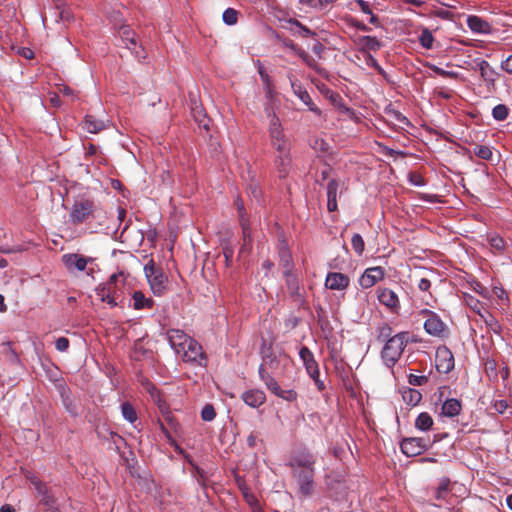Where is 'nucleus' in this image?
I'll use <instances>...</instances> for the list:
<instances>
[{
    "instance_id": "nucleus-60",
    "label": "nucleus",
    "mask_w": 512,
    "mask_h": 512,
    "mask_svg": "<svg viewBox=\"0 0 512 512\" xmlns=\"http://www.w3.org/2000/svg\"><path fill=\"white\" fill-rule=\"evenodd\" d=\"M392 334V328L388 324H384L379 328V338L389 339Z\"/></svg>"
},
{
    "instance_id": "nucleus-55",
    "label": "nucleus",
    "mask_w": 512,
    "mask_h": 512,
    "mask_svg": "<svg viewBox=\"0 0 512 512\" xmlns=\"http://www.w3.org/2000/svg\"><path fill=\"white\" fill-rule=\"evenodd\" d=\"M305 64L308 67H310L311 69L315 70L319 75L323 76L326 74V70L323 67H321L312 56H310V58H308V60L305 62Z\"/></svg>"
},
{
    "instance_id": "nucleus-31",
    "label": "nucleus",
    "mask_w": 512,
    "mask_h": 512,
    "mask_svg": "<svg viewBox=\"0 0 512 512\" xmlns=\"http://www.w3.org/2000/svg\"><path fill=\"white\" fill-rule=\"evenodd\" d=\"M450 484L451 481L449 478L442 477L438 482V486L435 488L434 497L437 500H445L450 492Z\"/></svg>"
},
{
    "instance_id": "nucleus-24",
    "label": "nucleus",
    "mask_w": 512,
    "mask_h": 512,
    "mask_svg": "<svg viewBox=\"0 0 512 512\" xmlns=\"http://www.w3.org/2000/svg\"><path fill=\"white\" fill-rule=\"evenodd\" d=\"M466 22L469 29L474 33L490 34L492 31L491 25L478 16L470 15Z\"/></svg>"
},
{
    "instance_id": "nucleus-8",
    "label": "nucleus",
    "mask_w": 512,
    "mask_h": 512,
    "mask_svg": "<svg viewBox=\"0 0 512 512\" xmlns=\"http://www.w3.org/2000/svg\"><path fill=\"white\" fill-rule=\"evenodd\" d=\"M94 212V202L88 199L76 201L70 211V219L74 224H80L88 220Z\"/></svg>"
},
{
    "instance_id": "nucleus-16",
    "label": "nucleus",
    "mask_w": 512,
    "mask_h": 512,
    "mask_svg": "<svg viewBox=\"0 0 512 512\" xmlns=\"http://www.w3.org/2000/svg\"><path fill=\"white\" fill-rule=\"evenodd\" d=\"M350 278L340 272H329L325 279V287L330 290L343 291L348 288Z\"/></svg>"
},
{
    "instance_id": "nucleus-40",
    "label": "nucleus",
    "mask_w": 512,
    "mask_h": 512,
    "mask_svg": "<svg viewBox=\"0 0 512 512\" xmlns=\"http://www.w3.org/2000/svg\"><path fill=\"white\" fill-rule=\"evenodd\" d=\"M419 42L425 49H431L433 47L434 37L431 31L424 28L419 36Z\"/></svg>"
},
{
    "instance_id": "nucleus-14",
    "label": "nucleus",
    "mask_w": 512,
    "mask_h": 512,
    "mask_svg": "<svg viewBox=\"0 0 512 512\" xmlns=\"http://www.w3.org/2000/svg\"><path fill=\"white\" fill-rule=\"evenodd\" d=\"M285 278L286 290L290 298L297 304L301 305L304 303V296L301 291L300 281L298 276L293 272L288 275H283Z\"/></svg>"
},
{
    "instance_id": "nucleus-1",
    "label": "nucleus",
    "mask_w": 512,
    "mask_h": 512,
    "mask_svg": "<svg viewBox=\"0 0 512 512\" xmlns=\"http://www.w3.org/2000/svg\"><path fill=\"white\" fill-rule=\"evenodd\" d=\"M315 462V457L308 451H300L294 454L289 461L292 478L297 484L298 493L304 498L312 496L316 491Z\"/></svg>"
},
{
    "instance_id": "nucleus-9",
    "label": "nucleus",
    "mask_w": 512,
    "mask_h": 512,
    "mask_svg": "<svg viewBox=\"0 0 512 512\" xmlns=\"http://www.w3.org/2000/svg\"><path fill=\"white\" fill-rule=\"evenodd\" d=\"M376 294L380 304L385 306L391 313L399 314L401 303L399 296L395 291L388 287H378Z\"/></svg>"
},
{
    "instance_id": "nucleus-57",
    "label": "nucleus",
    "mask_w": 512,
    "mask_h": 512,
    "mask_svg": "<svg viewBox=\"0 0 512 512\" xmlns=\"http://www.w3.org/2000/svg\"><path fill=\"white\" fill-rule=\"evenodd\" d=\"M120 37L123 43H126L129 42L131 38H135V33L128 26H124L120 29Z\"/></svg>"
},
{
    "instance_id": "nucleus-43",
    "label": "nucleus",
    "mask_w": 512,
    "mask_h": 512,
    "mask_svg": "<svg viewBox=\"0 0 512 512\" xmlns=\"http://www.w3.org/2000/svg\"><path fill=\"white\" fill-rule=\"evenodd\" d=\"M351 245L357 255L361 256L363 254L365 249V243L360 234L356 233L352 236Z\"/></svg>"
},
{
    "instance_id": "nucleus-19",
    "label": "nucleus",
    "mask_w": 512,
    "mask_h": 512,
    "mask_svg": "<svg viewBox=\"0 0 512 512\" xmlns=\"http://www.w3.org/2000/svg\"><path fill=\"white\" fill-rule=\"evenodd\" d=\"M299 356L303 361V364L309 376H319V367L311 350L308 347L303 346L299 351Z\"/></svg>"
},
{
    "instance_id": "nucleus-47",
    "label": "nucleus",
    "mask_w": 512,
    "mask_h": 512,
    "mask_svg": "<svg viewBox=\"0 0 512 512\" xmlns=\"http://www.w3.org/2000/svg\"><path fill=\"white\" fill-rule=\"evenodd\" d=\"M100 300L102 302H106L110 307H116L117 306V299L120 297L121 293H113V294H106V293H96Z\"/></svg>"
},
{
    "instance_id": "nucleus-10",
    "label": "nucleus",
    "mask_w": 512,
    "mask_h": 512,
    "mask_svg": "<svg viewBox=\"0 0 512 512\" xmlns=\"http://www.w3.org/2000/svg\"><path fill=\"white\" fill-rule=\"evenodd\" d=\"M436 369L440 373L447 374L453 370L455 362L451 350L446 346H440L435 354Z\"/></svg>"
},
{
    "instance_id": "nucleus-62",
    "label": "nucleus",
    "mask_w": 512,
    "mask_h": 512,
    "mask_svg": "<svg viewBox=\"0 0 512 512\" xmlns=\"http://www.w3.org/2000/svg\"><path fill=\"white\" fill-rule=\"evenodd\" d=\"M349 23L351 26L355 27L356 29H358L360 31H364V32L370 31V28L367 25H365L363 22H361L355 18H351L349 20Z\"/></svg>"
},
{
    "instance_id": "nucleus-51",
    "label": "nucleus",
    "mask_w": 512,
    "mask_h": 512,
    "mask_svg": "<svg viewBox=\"0 0 512 512\" xmlns=\"http://www.w3.org/2000/svg\"><path fill=\"white\" fill-rule=\"evenodd\" d=\"M279 105L280 104L265 103L264 112L266 116L269 118V123H273L274 119H279L275 112V109L278 108Z\"/></svg>"
},
{
    "instance_id": "nucleus-21",
    "label": "nucleus",
    "mask_w": 512,
    "mask_h": 512,
    "mask_svg": "<svg viewBox=\"0 0 512 512\" xmlns=\"http://www.w3.org/2000/svg\"><path fill=\"white\" fill-rule=\"evenodd\" d=\"M474 62L480 72L481 78L488 86H494L496 83L497 72L486 60L475 59Z\"/></svg>"
},
{
    "instance_id": "nucleus-56",
    "label": "nucleus",
    "mask_w": 512,
    "mask_h": 512,
    "mask_svg": "<svg viewBox=\"0 0 512 512\" xmlns=\"http://www.w3.org/2000/svg\"><path fill=\"white\" fill-rule=\"evenodd\" d=\"M409 182L414 186H424L426 184L422 175L416 172L409 174Z\"/></svg>"
},
{
    "instance_id": "nucleus-6",
    "label": "nucleus",
    "mask_w": 512,
    "mask_h": 512,
    "mask_svg": "<svg viewBox=\"0 0 512 512\" xmlns=\"http://www.w3.org/2000/svg\"><path fill=\"white\" fill-rule=\"evenodd\" d=\"M432 443L426 437L404 438L400 443L401 451L408 457H414L422 454Z\"/></svg>"
},
{
    "instance_id": "nucleus-5",
    "label": "nucleus",
    "mask_w": 512,
    "mask_h": 512,
    "mask_svg": "<svg viewBox=\"0 0 512 512\" xmlns=\"http://www.w3.org/2000/svg\"><path fill=\"white\" fill-rule=\"evenodd\" d=\"M184 362L190 363L194 366L206 367L207 355L203 351L202 346L195 340L189 341L188 345L181 351L179 355Z\"/></svg>"
},
{
    "instance_id": "nucleus-58",
    "label": "nucleus",
    "mask_w": 512,
    "mask_h": 512,
    "mask_svg": "<svg viewBox=\"0 0 512 512\" xmlns=\"http://www.w3.org/2000/svg\"><path fill=\"white\" fill-rule=\"evenodd\" d=\"M493 407L499 414H504L509 408V404L506 400H496L493 404Z\"/></svg>"
},
{
    "instance_id": "nucleus-29",
    "label": "nucleus",
    "mask_w": 512,
    "mask_h": 512,
    "mask_svg": "<svg viewBox=\"0 0 512 512\" xmlns=\"http://www.w3.org/2000/svg\"><path fill=\"white\" fill-rule=\"evenodd\" d=\"M462 404L455 398L447 399L442 405V414L446 417H455L460 414Z\"/></svg>"
},
{
    "instance_id": "nucleus-46",
    "label": "nucleus",
    "mask_w": 512,
    "mask_h": 512,
    "mask_svg": "<svg viewBox=\"0 0 512 512\" xmlns=\"http://www.w3.org/2000/svg\"><path fill=\"white\" fill-rule=\"evenodd\" d=\"M222 18L227 25H234L238 20V12L233 8H227L223 12Z\"/></svg>"
},
{
    "instance_id": "nucleus-38",
    "label": "nucleus",
    "mask_w": 512,
    "mask_h": 512,
    "mask_svg": "<svg viewBox=\"0 0 512 512\" xmlns=\"http://www.w3.org/2000/svg\"><path fill=\"white\" fill-rule=\"evenodd\" d=\"M402 397L407 404L412 406L417 405L422 399L421 393L418 390L412 388L405 390L402 394Z\"/></svg>"
},
{
    "instance_id": "nucleus-53",
    "label": "nucleus",
    "mask_w": 512,
    "mask_h": 512,
    "mask_svg": "<svg viewBox=\"0 0 512 512\" xmlns=\"http://www.w3.org/2000/svg\"><path fill=\"white\" fill-rule=\"evenodd\" d=\"M429 380V377L426 376V375H415V374H410L408 376V383L410 385H413V386H422V385H425Z\"/></svg>"
},
{
    "instance_id": "nucleus-61",
    "label": "nucleus",
    "mask_w": 512,
    "mask_h": 512,
    "mask_svg": "<svg viewBox=\"0 0 512 512\" xmlns=\"http://www.w3.org/2000/svg\"><path fill=\"white\" fill-rule=\"evenodd\" d=\"M132 54H134V56L139 60V61H142V60H145L146 57H147V53H146V50L144 49V47L142 45H138L133 51H132Z\"/></svg>"
},
{
    "instance_id": "nucleus-15",
    "label": "nucleus",
    "mask_w": 512,
    "mask_h": 512,
    "mask_svg": "<svg viewBox=\"0 0 512 512\" xmlns=\"http://www.w3.org/2000/svg\"><path fill=\"white\" fill-rule=\"evenodd\" d=\"M424 330L427 334L443 338L447 335V325L441 320L439 315L432 314L431 318H427L424 322Z\"/></svg>"
},
{
    "instance_id": "nucleus-59",
    "label": "nucleus",
    "mask_w": 512,
    "mask_h": 512,
    "mask_svg": "<svg viewBox=\"0 0 512 512\" xmlns=\"http://www.w3.org/2000/svg\"><path fill=\"white\" fill-rule=\"evenodd\" d=\"M55 347L60 352H65L69 348V340L66 337H60L55 342Z\"/></svg>"
},
{
    "instance_id": "nucleus-28",
    "label": "nucleus",
    "mask_w": 512,
    "mask_h": 512,
    "mask_svg": "<svg viewBox=\"0 0 512 512\" xmlns=\"http://www.w3.org/2000/svg\"><path fill=\"white\" fill-rule=\"evenodd\" d=\"M133 308L135 310L151 309L154 306V300L146 297L142 291H134L132 294Z\"/></svg>"
},
{
    "instance_id": "nucleus-48",
    "label": "nucleus",
    "mask_w": 512,
    "mask_h": 512,
    "mask_svg": "<svg viewBox=\"0 0 512 512\" xmlns=\"http://www.w3.org/2000/svg\"><path fill=\"white\" fill-rule=\"evenodd\" d=\"M100 300L102 302H106L110 307H116L117 306V299L120 297L121 293H113V294H106V293H96Z\"/></svg>"
},
{
    "instance_id": "nucleus-30",
    "label": "nucleus",
    "mask_w": 512,
    "mask_h": 512,
    "mask_svg": "<svg viewBox=\"0 0 512 512\" xmlns=\"http://www.w3.org/2000/svg\"><path fill=\"white\" fill-rule=\"evenodd\" d=\"M84 128L89 133H98L105 128V123L92 115H87L84 120Z\"/></svg>"
},
{
    "instance_id": "nucleus-11",
    "label": "nucleus",
    "mask_w": 512,
    "mask_h": 512,
    "mask_svg": "<svg viewBox=\"0 0 512 512\" xmlns=\"http://www.w3.org/2000/svg\"><path fill=\"white\" fill-rule=\"evenodd\" d=\"M124 284L125 276L124 273L120 271L113 273L105 283L98 285L95 291L96 293L106 294L121 293Z\"/></svg>"
},
{
    "instance_id": "nucleus-32",
    "label": "nucleus",
    "mask_w": 512,
    "mask_h": 512,
    "mask_svg": "<svg viewBox=\"0 0 512 512\" xmlns=\"http://www.w3.org/2000/svg\"><path fill=\"white\" fill-rule=\"evenodd\" d=\"M358 44L362 46L363 50L377 51L381 48V42L375 36H361L358 39Z\"/></svg>"
},
{
    "instance_id": "nucleus-17",
    "label": "nucleus",
    "mask_w": 512,
    "mask_h": 512,
    "mask_svg": "<svg viewBox=\"0 0 512 512\" xmlns=\"http://www.w3.org/2000/svg\"><path fill=\"white\" fill-rule=\"evenodd\" d=\"M34 489L39 502L46 508L52 509L55 506V498L47 487L46 483L41 480L34 481Z\"/></svg>"
},
{
    "instance_id": "nucleus-63",
    "label": "nucleus",
    "mask_w": 512,
    "mask_h": 512,
    "mask_svg": "<svg viewBox=\"0 0 512 512\" xmlns=\"http://www.w3.org/2000/svg\"><path fill=\"white\" fill-rule=\"evenodd\" d=\"M355 4L359 7V9L365 14H372V9L369 3L365 0H356Z\"/></svg>"
},
{
    "instance_id": "nucleus-44",
    "label": "nucleus",
    "mask_w": 512,
    "mask_h": 512,
    "mask_svg": "<svg viewBox=\"0 0 512 512\" xmlns=\"http://www.w3.org/2000/svg\"><path fill=\"white\" fill-rule=\"evenodd\" d=\"M492 116L497 121H503L508 117V108L504 104L496 105L492 110Z\"/></svg>"
},
{
    "instance_id": "nucleus-64",
    "label": "nucleus",
    "mask_w": 512,
    "mask_h": 512,
    "mask_svg": "<svg viewBox=\"0 0 512 512\" xmlns=\"http://www.w3.org/2000/svg\"><path fill=\"white\" fill-rule=\"evenodd\" d=\"M501 68L505 72L512 74V55H509L505 60L501 62Z\"/></svg>"
},
{
    "instance_id": "nucleus-18",
    "label": "nucleus",
    "mask_w": 512,
    "mask_h": 512,
    "mask_svg": "<svg viewBox=\"0 0 512 512\" xmlns=\"http://www.w3.org/2000/svg\"><path fill=\"white\" fill-rule=\"evenodd\" d=\"M62 261L68 270L72 271L76 269L78 271H84L87 264L92 261V258L84 257L83 255L76 253L64 254Z\"/></svg>"
},
{
    "instance_id": "nucleus-22",
    "label": "nucleus",
    "mask_w": 512,
    "mask_h": 512,
    "mask_svg": "<svg viewBox=\"0 0 512 512\" xmlns=\"http://www.w3.org/2000/svg\"><path fill=\"white\" fill-rule=\"evenodd\" d=\"M291 87L294 94L305 104L308 109L317 115H321V110L313 103L309 93L300 84L291 82Z\"/></svg>"
},
{
    "instance_id": "nucleus-23",
    "label": "nucleus",
    "mask_w": 512,
    "mask_h": 512,
    "mask_svg": "<svg viewBox=\"0 0 512 512\" xmlns=\"http://www.w3.org/2000/svg\"><path fill=\"white\" fill-rule=\"evenodd\" d=\"M275 168L280 178H286L290 173L292 166V158L290 152L277 154L274 160Z\"/></svg>"
},
{
    "instance_id": "nucleus-49",
    "label": "nucleus",
    "mask_w": 512,
    "mask_h": 512,
    "mask_svg": "<svg viewBox=\"0 0 512 512\" xmlns=\"http://www.w3.org/2000/svg\"><path fill=\"white\" fill-rule=\"evenodd\" d=\"M272 146L276 149L278 154H284L285 152H290V144L287 138H284L279 141L271 142Z\"/></svg>"
},
{
    "instance_id": "nucleus-12",
    "label": "nucleus",
    "mask_w": 512,
    "mask_h": 512,
    "mask_svg": "<svg viewBox=\"0 0 512 512\" xmlns=\"http://www.w3.org/2000/svg\"><path fill=\"white\" fill-rule=\"evenodd\" d=\"M385 276V271L380 266L369 267L365 269L363 274L359 278V285L363 289L373 287L376 283L382 281Z\"/></svg>"
},
{
    "instance_id": "nucleus-39",
    "label": "nucleus",
    "mask_w": 512,
    "mask_h": 512,
    "mask_svg": "<svg viewBox=\"0 0 512 512\" xmlns=\"http://www.w3.org/2000/svg\"><path fill=\"white\" fill-rule=\"evenodd\" d=\"M121 412L124 419L130 423H134L138 418L135 408L129 402L122 403Z\"/></svg>"
},
{
    "instance_id": "nucleus-52",
    "label": "nucleus",
    "mask_w": 512,
    "mask_h": 512,
    "mask_svg": "<svg viewBox=\"0 0 512 512\" xmlns=\"http://www.w3.org/2000/svg\"><path fill=\"white\" fill-rule=\"evenodd\" d=\"M216 417V412L211 404H206L201 411V418L204 421H212Z\"/></svg>"
},
{
    "instance_id": "nucleus-4",
    "label": "nucleus",
    "mask_w": 512,
    "mask_h": 512,
    "mask_svg": "<svg viewBox=\"0 0 512 512\" xmlns=\"http://www.w3.org/2000/svg\"><path fill=\"white\" fill-rule=\"evenodd\" d=\"M144 272L153 293L156 296L163 295L166 290L167 277L164 275L161 269L156 267L153 260H150L144 266Z\"/></svg>"
},
{
    "instance_id": "nucleus-26",
    "label": "nucleus",
    "mask_w": 512,
    "mask_h": 512,
    "mask_svg": "<svg viewBox=\"0 0 512 512\" xmlns=\"http://www.w3.org/2000/svg\"><path fill=\"white\" fill-rule=\"evenodd\" d=\"M279 264L283 269V275H288L294 272V263L292 255L287 246L282 245L279 248Z\"/></svg>"
},
{
    "instance_id": "nucleus-3",
    "label": "nucleus",
    "mask_w": 512,
    "mask_h": 512,
    "mask_svg": "<svg viewBox=\"0 0 512 512\" xmlns=\"http://www.w3.org/2000/svg\"><path fill=\"white\" fill-rule=\"evenodd\" d=\"M408 338V332H399L386 340L381 351V358L387 367H393L400 359L408 344Z\"/></svg>"
},
{
    "instance_id": "nucleus-50",
    "label": "nucleus",
    "mask_w": 512,
    "mask_h": 512,
    "mask_svg": "<svg viewBox=\"0 0 512 512\" xmlns=\"http://www.w3.org/2000/svg\"><path fill=\"white\" fill-rule=\"evenodd\" d=\"M431 70L436 73L437 75L441 76V77H444V78H453V79H457L459 77V74L455 71H448V70H444L438 66H435V65H431L430 66Z\"/></svg>"
},
{
    "instance_id": "nucleus-33",
    "label": "nucleus",
    "mask_w": 512,
    "mask_h": 512,
    "mask_svg": "<svg viewBox=\"0 0 512 512\" xmlns=\"http://www.w3.org/2000/svg\"><path fill=\"white\" fill-rule=\"evenodd\" d=\"M488 242L494 253L503 254L506 250L505 240L498 234H491L488 236Z\"/></svg>"
},
{
    "instance_id": "nucleus-54",
    "label": "nucleus",
    "mask_w": 512,
    "mask_h": 512,
    "mask_svg": "<svg viewBox=\"0 0 512 512\" xmlns=\"http://www.w3.org/2000/svg\"><path fill=\"white\" fill-rule=\"evenodd\" d=\"M264 92H265V98L267 100L266 103L280 104V100L278 98V93L276 92L274 86L265 88Z\"/></svg>"
},
{
    "instance_id": "nucleus-41",
    "label": "nucleus",
    "mask_w": 512,
    "mask_h": 512,
    "mask_svg": "<svg viewBox=\"0 0 512 512\" xmlns=\"http://www.w3.org/2000/svg\"><path fill=\"white\" fill-rule=\"evenodd\" d=\"M473 153L483 160H491L493 156L492 149L485 145H475Z\"/></svg>"
},
{
    "instance_id": "nucleus-13",
    "label": "nucleus",
    "mask_w": 512,
    "mask_h": 512,
    "mask_svg": "<svg viewBox=\"0 0 512 512\" xmlns=\"http://www.w3.org/2000/svg\"><path fill=\"white\" fill-rule=\"evenodd\" d=\"M167 340L177 355L188 345L193 338L180 329H169L167 331Z\"/></svg>"
},
{
    "instance_id": "nucleus-35",
    "label": "nucleus",
    "mask_w": 512,
    "mask_h": 512,
    "mask_svg": "<svg viewBox=\"0 0 512 512\" xmlns=\"http://www.w3.org/2000/svg\"><path fill=\"white\" fill-rule=\"evenodd\" d=\"M194 104L195 106L192 107V114L195 121L199 124L200 127L208 130L210 120L207 118L203 108L200 105H197L196 102Z\"/></svg>"
},
{
    "instance_id": "nucleus-34",
    "label": "nucleus",
    "mask_w": 512,
    "mask_h": 512,
    "mask_svg": "<svg viewBox=\"0 0 512 512\" xmlns=\"http://www.w3.org/2000/svg\"><path fill=\"white\" fill-rule=\"evenodd\" d=\"M269 137L271 142L279 141L286 138L282 125L280 123V119H274L273 123H269Z\"/></svg>"
},
{
    "instance_id": "nucleus-37",
    "label": "nucleus",
    "mask_w": 512,
    "mask_h": 512,
    "mask_svg": "<svg viewBox=\"0 0 512 512\" xmlns=\"http://www.w3.org/2000/svg\"><path fill=\"white\" fill-rule=\"evenodd\" d=\"M486 326L494 333L498 334L501 332V325L499 321L487 310L484 313H479Z\"/></svg>"
},
{
    "instance_id": "nucleus-2",
    "label": "nucleus",
    "mask_w": 512,
    "mask_h": 512,
    "mask_svg": "<svg viewBox=\"0 0 512 512\" xmlns=\"http://www.w3.org/2000/svg\"><path fill=\"white\" fill-rule=\"evenodd\" d=\"M279 364L276 356H267L264 358V363L259 366L258 372L261 380L264 382L266 388L275 396L287 401L295 402L298 398V393L294 389H282L276 379L270 375L265 366L267 365L270 369H276Z\"/></svg>"
},
{
    "instance_id": "nucleus-45",
    "label": "nucleus",
    "mask_w": 512,
    "mask_h": 512,
    "mask_svg": "<svg viewBox=\"0 0 512 512\" xmlns=\"http://www.w3.org/2000/svg\"><path fill=\"white\" fill-rule=\"evenodd\" d=\"M386 114L392 118L393 120L397 121L398 123H400L401 125H410V121L408 120V118L403 115L400 111L398 110H395V109H387L386 110Z\"/></svg>"
},
{
    "instance_id": "nucleus-25",
    "label": "nucleus",
    "mask_w": 512,
    "mask_h": 512,
    "mask_svg": "<svg viewBox=\"0 0 512 512\" xmlns=\"http://www.w3.org/2000/svg\"><path fill=\"white\" fill-rule=\"evenodd\" d=\"M242 400L249 406L256 408L266 401V395L262 390L251 389L242 394Z\"/></svg>"
},
{
    "instance_id": "nucleus-7",
    "label": "nucleus",
    "mask_w": 512,
    "mask_h": 512,
    "mask_svg": "<svg viewBox=\"0 0 512 512\" xmlns=\"http://www.w3.org/2000/svg\"><path fill=\"white\" fill-rule=\"evenodd\" d=\"M435 276L433 270L423 272L417 279V288L423 293L421 301L424 305L433 307L437 302L436 297L431 293L432 279Z\"/></svg>"
},
{
    "instance_id": "nucleus-42",
    "label": "nucleus",
    "mask_w": 512,
    "mask_h": 512,
    "mask_svg": "<svg viewBox=\"0 0 512 512\" xmlns=\"http://www.w3.org/2000/svg\"><path fill=\"white\" fill-rule=\"evenodd\" d=\"M336 1L337 0H302V2H305L309 7L317 10H324Z\"/></svg>"
},
{
    "instance_id": "nucleus-20",
    "label": "nucleus",
    "mask_w": 512,
    "mask_h": 512,
    "mask_svg": "<svg viewBox=\"0 0 512 512\" xmlns=\"http://www.w3.org/2000/svg\"><path fill=\"white\" fill-rule=\"evenodd\" d=\"M235 205L238 209V212H239V217H240V224H241V227H242V230H243V240H244V244L240 250V253H243L245 250H246V247L248 244L251 243L252 241V238H251V230H250V227H249V224H248V220L245 218L244 216V204H243V201L241 199H237L235 201Z\"/></svg>"
},
{
    "instance_id": "nucleus-27",
    "label": "nucleus",
    "mask_w": 512,
    "mask_h": 512,
    "mask_svg": "<svg viewBox=\"0 0 512 512\" xmlns=\"http://www.w3.org/2000/svg\"><path fill=\"white\" fill-rule=\"evenodd\" d=\"M339 189V182L336 179H331L327 184V209L329 212H334L338 209L337 192Z\"/></svg>"
},
{
    "instance_id": "nucleus-36",
    "label": "nucleus",
    "mask_w": 512,
    "mask_h": 512,
    "mask_svg": "<svg viewBox=\"0 0 512 512\" xmlns=\"http://www.w3.org/2000/svg\"><path fill=\"white\" fill-rule=\"evenodd\" d=\"M433 418L427 412L420 413L415 420V427L421 431H427L433 426Z\"/></svg>"
}]
</instances>
